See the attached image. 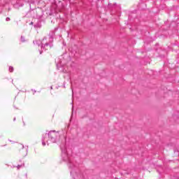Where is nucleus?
Segmentation results:
<instances>
[{
	"mask_svg": "<svg viewBox=\"0 0 179 179\" xmlns=\"http://www.w3.org/2000/svg\"><path fill=\"white\" fill-rule=\"evenodd\" d=\"M60 149L62 150V159L63 162L67 163L69 168L71 170V174H73L75 170L78 169V164L73 161V158L72 157V150L67 149L64 144L60 145Z\"/></svg>",
	"mask_w": 179,
	"mask_h": 179,
	"instance_id": "nucleus-1",
	"label": "nucleus"
},
{
	"mask_svg": "<svg viewBox=\"0 0 179 179\" xmlns=\"http://www.w3.org/2000/svg\"><path fill=\"white\" fill-rule=\"evenodd\" d=\"M52 43H54V37H52V36H50L48 40H47V38H43L41 41H34V44H36L38 46L41 45V50H39L40 54H43V51L48 50V47H50V48H52V47L54 46V45H52Z\"/></svg>",
	"mask_w": 179,
	"mask_h": 179,
	"instance_id": "nucleus-2",
	"label": "nucleus"
},
{
	"mask_svg": "<svg viewBox=\"0 0 179 179\" xmlns=\"http://www.w3.org/2000/svg\"><path fill=\"white\" fill-rule=\"evenodd\" d=\"M48 138L52 143H56L57 140L59 138V133L55 130L50 131L48 132Z\"/></svg>",
	"mask_w": 179,
	"mask_h": 179,
	"instance_id": "nucleus-3",
	"label": "nucleus"
},
{
	"mask_svg": "<svg viewBox=\"0 0 179 179\" xmlns=\"http://www.w3.org/2000/svg\"><path fill=\"white\" fill-rule=\"evenodd\" d=\"M48 139H50V138H48V133H45V134H43L42 136L43 146H45L46 143H47V145H50V143H48Z\"/></svg>",
	"mask_w": 179,
	"mask_h": 179,
	"instance_id": "nucleus-4",
	"label": "nucleus"
},
{
	"mask_svg": "<svg viewBox=\"0 0 179 179\" xmlns=\"http://www.w3.org/2000/svg\"><path fill=\"white\" fill-rule=\"evenodd\" d=\"M22 167H24V164H22L21 165H17V170H20V169H22Z\"/></svg>",
	"mask_w": 179,
	"mask_h": 179,
	"instance_id": "nucleus-5",
	"label": "nucleus"
},
{
	"mask_svg": "<svg viewBox=\"0 0 179 179\" xmlns=\"http://www.w3.org/2000/svg\"><path fill=\"white\" fill-rule=\"evenodd\" d=\"M34 27H41V22H38L34 25Z\"/></svg>",
	"mask_w": 179,
	"mask_h": 179,
	"instance_id": "nucleus-6",
	"label": "nucleus"
},
{
	"mask_svg": "<svg viewBox=\"0 0 179 179\" xmlns=\"http://www.w3.org/2000/svg\"><path fill=\"white\" fill-rule=\"evenodd\" d=\"M8 71H9V72H13V71H14L13 66H9Z\"/></svg>",
	"mask_w": 179,
	"mask_h": 179,
	"instance_id": "nucleus-7",
	"label": "nucleus"
},
{
	"mask_svg": "<svg viewBox=\"0 0 179 179\" xmlns=\"http://www.w3.org/2000/svg\"><path fill=\"white\" fill-rule=\"evenodd\" d=\"M116 3H113V4H111V3H108V8H113V6H115Z\"/></svg>",
	"mask_w": 179,
	"mask_h": 179,
	"instance_id": "nucleus-8",
	"label": "nucleus"
},
{
	"mask_svg": "<svg viewBox=\"0 0 179 179\" xmlns=\"http://www.w3.org/2000/svg\"><path fill=\"white\" fill-rule=\"evenodd\" d=\"M21 41L22 43H24V41H26V40L24 39V36H21Z\"/></svg>",
	"mask_w": 179,
	"mask_h": 179,
	"instance_id": "nucleus-9",
	"label": "nucleus"
},
{
	"mask_svg": "<svg viewBox=\"0 0 179 179\" xmlns=\"http://www.w3.org/2000/svg\"><path fill=\"white\" fill-rule=\"evenodd\" d=\"M10 20V17H6V22H9Z\"/></svg>",
	"mask_w": 179,
	"mask_h": 179,
	"instance_id": "nucleus-10",
	"label": "nucleus"
},
{
	"mask_svg": "<svg viewBox=\"0 0 179 179\" xmlns=\"http://www.w3.org/2000/svg\"><path fill=\"white\" fill-rule=\"evenodd\" d=\"M31 92H34V93L37 92V91H36V90H31Z\"/></svg>",
	"mask_w": 179,
	"mask_h": 179,
	"instance_id": "nucleus-11",
	"label": "nucleus"
},
{
	"mask_svg": "<svg viewBox=\"0 0 179 179\" xmlns=\"http://www.w3.org/2000/svg\"><path fill=\"white\" fill-rule=\"evenodd\" d=\"M21 148H22V149H24V145L21 144Z\"/></svg>",
	"mask_w": 179,
	"mask_h": 179,
	"instance_id": "nucleus-12",
	"label": "nucleus"
},
{
	"mask_svg": "<svg viewBox=\"0 0 179 179\" xmlns=\"http://www.w3.org/2000/svg\"><path fill=\"white\" fill-rule=\"evenodd\" d=\"M23 125L24 127L26 125V123L23 121Z\"/></svg>",
	"mask_w": 179,
	"mask_h": 179,
	"instance_id": "nucleus-13",
	"label": "nucleus"
},
{
	"mask_svg": "<svg viewBox=\"0 0 179 179\" xmlns=\"http://www.w3.org/2000/svg\"><path fill=\"white\" fill-rule=\"evenodd\" d=\"M13 121H16V117H14Z\"/></svg>",
	"mask_w": 179,
	"mask_h": 179,
	"instance_id": "nucleus-14",
	"label": "nucleus"
},
{
	"mask_svg": "<svg viewBox=\"0 0 179 179\" xmlns=\"http://www.w3.org/2000/svg\"><path fill=\"white\" fill-rule=\"evenodd\" d=\"M30 24H34V22H31Z\"/></svg>",
	"mask_w": 179,
	"mask_h": 179,
	"instance_id": "nucleus-15",
	"label": "nucleus"
},
{
	"mask_svg": "<svg viewBox=\"0 0 179 179\" xmlns=\"http://www.w3.org/2000/svg\"><path fill=\"white\" fill-rule=\"evenodd\" d=\"M71 90H73V89H72V86H71ZM72 93H73V90H72Z\"/></svg>",
	"mask_w": 179,
	"mask_h": 179,
	"instance_id": "nucleus-16",
	"label": "nucleus"
},
{
	"mask_svg": "<svg viewBox=\"0 0 179 179\" xmlns=\"http://www.w3.org/2000/svg\"><path fill=\"white\" fill-rule=\"evenodd\" d=\"M50 89H51V90H52V89H53L52 87H50Z\"/></svg>",
	"mask_w": 179,
	"mask_h": 179,
	"instance_id": "nucleus-17",
	"label": "nucleus"
},
{
	"mask_svg": "<svg viewBox=\"0 0 179 179\" xmlns=\"http://www.w3.org/2000/svg\"><path fill=\"white\" fill-rule=\"evenodd\" d=\"M12 168H13V169L15 168V166H12Z\"/></svg>",
	"mask_w": 179,
	"mask_h": 179,
	"instance_id": "nucleus-18",
	"label": "nucleus"
}]
</instances>
